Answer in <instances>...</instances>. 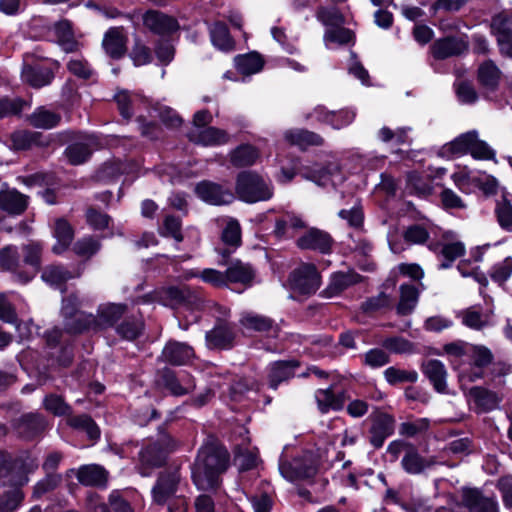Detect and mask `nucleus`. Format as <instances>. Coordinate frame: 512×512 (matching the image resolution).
<instances>
[{
    "label": "nucleus",
    "mask_w": 512,
    "mask_h": 512,
    "mask_svg": "<svg viewBox=\"0 0 512 512\" xmlns=\"http://www.w3.org/2000/svg\"><path fill=\"white\" fill-rule=\"evenodd\" d=\"M474 135L475 130L459 135L453 141L443 146V154L451 155L453 157H459L468 153L470 154Z\"/></svg>",
    "instance_id": "obj_46"
},
{
    "label": "nucleus",
    "mask_w": 512,
    "mask_h": 512,
    "mask_svg": "<svg viewBox=\"0 0 512 512\" xmlns=\"http://www.w3.org/2000/svg\"><path fill=\"white\" fill-rule=\"evenodd\" d=\"M142 20L150 32L160 36L170 35L179 29L176 18L158 10H148L143 14Z\"/></svg>",
    "instance_id": "obj_11"
},
{
    "label": "nucleus",
    "mask_w": 512,
    "mask_h": 512,
    "mask_svg": "<svg viewBox=\"0 0 512 512\" xmlns=\"http://www.w3.org/2000/svg\"><path fill=\"white\" fill-rule=\"evenodd\" d=\"M494 213L499 226L507 232H512V203L505 194L496 201Z\"/></svg>",
    "instance_id": "obj_51"
},
{
    "label": "nucleus",
    "mask_w": 512,
    "mask_h": 512,
    "mask_svg": "<svg viewBox=\"0 0 512 512\" xmlns=\"http://www.w3.org/2000/svg\"><path fill=\"white\" fill-rule=\"evenodd\" d=\"M27 120L35 128L48 130L59 125L61 115L44 106H40L28 116Z\"/></svg>",
    "instance_id": "obj_42"
},
{
    "label": "nucleus",
    "mask_w": 512,
    "mask_h": 512,
    "mask_svg": "<svg viewBox=\"0 0 512 512\" xmlns=\"http://www.w3.org/2000/svg\"><path fill=\"white\" fill-rule=\"evenodd\" d=\"M259 158V151L252 145H240L232 151L230 161L235 167L253 165Z\"/></svg>",
    "instance_id": "obj_48"
},
{
    "label": "nucleus",
    "mask_w": 512,
    "mask_h": 512,
    "mask_svg": "<svg viewBox=\"0 0 512 512\" xmlns=\"http://www.w3.org/2000/svg\"><path fill=\"white\" fill-rule=\"evenodd\" d=\"M464 501L469 512H498L497 503L483 497L477 490H468L465 493Z\"/></svg>",
    "instance_id": "obj_44"
},
{
    "label": "nucleus",
    "mask_w": 512,
    "mask_h": 512,
    "mask_svg": "<svg viewBox=\"0 0 512 512\" xmlns=\"http://www.w3.org/2000/svg\"><path fill=\"white\" fill-rule=\"evenodd\" d=\"M436 464H438L436 457H423L414 445L404 454L401 460L404 471L412 475L421 474Z\"/></svg>",
    "instance_id": "obj_26"
},
{
    "label": "nucleus",
    "mask_w": 512,
    "mask_h": 512,
    "mask_svg": "<svg viewBox=\"0 0 512 512\" xmlns=\"http://www.w3.org/2000/svg\"><path fill=\"white\" fill-rule=\"evenodd\" d=\"M222 241L234 248L239 247L241 244V227L237 220L231 219L227 222L221 235Z\"/></svg>",
    "instance_id": "obj_62"
},
{
    "label": "nucleus",
    "mask_w": 512,
    "mask_h": 512,
    "mask_svg": "<svg viewBox=\"0 0 512 512\" xmlns=\"http://www.w3.org/2000/svg\"><path fill=\"white\" fill-rule=\"evenodd\" d=\"M501 79L502 71L493 60L487 59L479 64L477 82L484 97L489 98L491 94L498 90Z\"/></svg>",
    "instance_id": "obj_9"
},
{
    "label": "nucleus",
    "mask_w": 512,
    "mask_h": 512,
    "mask_svg": "<svg viewBox=\"0 0 512 512\" xmlns=\"http://www.w3.org/2000/svg\"><path fill=\"white\" fill-rule=\"evenodd\" d=\"M210 37L213 45L222 51H231L234 41L230 36L227 26L222 22L214 23L210 28Z\"/></svg>",
    "instance_id": "obj_47"
},
{
    "label": "nucleus",
    "mask_w": 512,
    "mask_h": 512,
    "mask_svg": "<svg viewBox=\"0 0 512 512\" xmlns=\"http://www.w3.org/2000/svg\"><path fill=\"white\" fill-rule=\"evenodd\" d=\"M317 19L325 26H340L344 23V17L335 7H320L316 12Z\"/></svg>",
    "instance_id": "obj_61"
},
{
    "label": "nucleus",
    "mask_w": 512,
    "mask_h": 512,
    "mask_svg": "<svg viewBox=\"0 0 512 512\" xmlns=\"http://www.w3.org/2000/svg\"><path fill=\"white\" fill-rule=\"evenodd\" d=\"M182 492L181 476L177 470L159 473L151 490L152 500L157 505H165Z\"/></svg>",
    "instance_id": "obj_6"
},
{
    "label": "nucleus",
    "mask_w": 512,
    "mask_h": 512,
    "mask_svg": "<svg viewBox=\"0 0 512 512\" xmlns=\"http://www.w3.org/2000/svg\"><path fill=\"white\" fill-rule=\"evenodd\" d=\"M455 92L458 100L463 104H474L479 98L475 87L468 81H460L456 83Z\"/></svg>",
    "instance_id": "obj_64"
},
{
    "label": "nucleus",
    "mask_w": 512,
    "mask_h": 512,
    "mask_svg": "<svg viewBox=\"0 0 512 512\" xmlns=\"http://www.w3.org/2000/svg\"><path fill=\"white\" fill-rule=\"evenodd\" d=\"M468 50V41L460 37H444L436 40L430 47L432 56L437 60L462 55Z\"/></svg>",
    "instance_id": "obj_13"
},
{
    "label": "nucleus",
    "mask_w": 512,
    "mask_h": 512,
    "mask_svg": "<svg viewBox=\"0 0 512 512\" xmlns=\"http://www.w3.org/2000/svg\"><path fill=\"white\" fill-rule=\"evenodd\" d=\"M237 70L244 75H251L259 72L264 64L261 56L256 53L238 55L234 59Z\"/></svg>",
    "instance_id": "obj_49"
},
{
    "label": "nucleus",
    "mask_w": 512,
    "mask_h": 512,
    "mask_svg": "<svg viewBox=\"0 0 512 512\" xmlns=\"http://www.w3.org/2000/svg\"><path fill=\"white\" fill-rule=\"evenodd\" d=\"M67 423L70 427L83 431L91 440H97L100 437V429L95 421L87 414L71 416Z\"/></svg>",
    "instance_id": "obj_50"
},
{
    "label": "nucleus",
    "mask_w": 512,
    "mask_h": 512,
    "mask_svg": "<svg viewBox=\"0 0 512 512\" xmlns=\"http://www.w3.org/2000/svg\"><path fill=\"white\" fill-rule=\"evenodd\" d=\"M422 371L437 392H447V370L441 361L436 359L426 361L422 365Z\"/></svg>",
    "instance_id": "obj_33"
},
{
    "label": "nucleus",
    "mask_w": 512,
    "mask_h": 512,
    "mask_svg": "<svg viewBox=\"0 0 512 512\" xmlns=\"http://www.w3.org/2000/svg\"><path fill=\"white\" fill-rule=\"evenodd\" d=\"M28 206V196L16 189L0 191V210L11 215L22 214Z\"/></svg>",
    "instance_id": "obj_32"
},
{
    "label": "nucleus",
    "mask_w": 512,
    "mask_h": 512,
    "mask_svg": "<svg viewBox=\"0 0 512 512\" xmlns=\"http://www.w3.org/2000/svg\"><path fill=\"white\" fill-rule=\"evenodd\" d=\"M97 149V141L93 136H87L81 142L70 144L65 149V156L72 165H80L85 163L91 156L92 152Z\"/></svg>",
    "instance_id": "obj_28"
},
{
    "label": "nucleus",
    "mask_w": 512,
    "mask_h": 512,
    "mask_svg": "<svg viewBox=\"0 0 512 512\" xmlns=\"http://www.w3.org/2000/svg\"><path fill=\"white\" fill-rule=\"evenodd\" d=\"M236 193L242 201L256 203L270 200L274 195V187L270 180L256 172L243 171L237 176Z\"/></svg>",
    "instance_id": "obj_4"
},
{
    "label": "nucleus",
    "mask_w": 512,
    "mask_h": 512,
    "mask_svg": "<svg viewBox=\"0 0 512 512\" xmlns=\"http://www.w3.org/2000/svg\"><path fill=\"white\" fill-rule=\"evenodd\" d=\"M100 247L101 244L98 239L86 236L76 241L72 250L77 256L89 259L99 251Z\"/></svg>",
    "instance_id": "obj_57"
},
{
    "label": "nucleus",
    "mask_w": 512,
    "mask_h": 512,
    "mask_svg": "<svg viewBox=\"0 0 512 512\" xmlns=\"http://www.w3.org/2000/svg\"><path fill=\"white\" fill-rule=\"evenodd\" d=\"M39 49L36 48L32 53H25L24 61L30 62L34 57L37 59H45L38 55ZM22 80L34 88H41L49 85L54 79L53 71L48 67L32 66L25 64L21 72Z\"/></svg>",
    "instance_id": "obj_8"
},
{
    "label": "nucleus",
    "mask_w": 512,
    "mask_h": 512,
    "mask_svg": "<svg viewBox=\"0 0 512 512\" xmlns=\"http://www.w3.org/2000/svg\"><path fill=\"white\" fill-rule=\"evenodd\" d=\"M143 325L139 311L130 310L122 322L116 326V332L123 339L134 340L141 334Z\"/></svg>",
    "instance_id": "obj_36"
},
{
    "label": "nucleus",
    "mask_w": 512,
    "mask_h": 512,
    "mask_svg": "<svg viewBox=\"0 0 512 512\" xmlns=\"http://www.w3.org/2000/svg\"><path fill=\"white\" fill-rule=\"evenodd\" d=\"M318 410L322 414L328 413L330 410L339 411L344 407V397L342 394H335L333 387L326 389H318L314 394Z\"/></svg>",
    "instance_id": "obj_38"
},
{
    "label": "nucleus",
    "mask_w": 512,
    "mask_h": 512,
    "mask_svg": "<svg viewBox=\"0 0 512 512\" xmlns=\"http://www.w3.org/2000/svg\"><path fill=\"white\" fill-rule=\"evenodd\" d=\"M114 99L117 103L118 110L124 119H130L134 114L133 105L136 96L130 94L128 91H119L115 94Z\"/></svg>",
    "instance_id": "obj_63"
},
{
    "label": "nucleus",
    "mask_w": 512,
    "mask_h": 512,
    "mask_svg": "<svg viewBox=\"0 0 512 512\" xmlns=\"http://www.w3.org/2000/svg\"><path fill=\"white\" fill-rule=\"evenodd\" d=\"M130 311L126 304L108 303L100 305L97 310L98 330L114 326L120 319H124Z\"/></svg>",
    "instance_id": "obj_29"
},
{
    "label": "nucleus",
    "mask_w": 512,
    "mask_h": 512,
    "mask_svg": "<svg viewBox=\"0 0 512 512\" xmlns=\"http://www.w3.org/2000/svg\"><path fill=\"white\" fill-rule=\"evenodd\" d=\"M239 325L245 332L266 333L276 330L273 319L253 311H244L239 318Z\"/></svg>",
    "instance_id": "obj_25"
},
{
    "label": "nucleus",
    "mask_w": 512,
    "mask_h": 512,
    "mask_svg": "<svg viewBox=\"0 0 512 512\" xmlns=\"http://www.w3.org/2000/svg\"><path fill=\"white\" fill-rule=\"evenodd\" d=\"M228 451L215 440H207L199 449L192 468V478L200 490L216 489L220 476L229 466Z\"/></svg>",
    "instance_id": "obj_1"
},
{
    "label": "nucleus",
    "mask_w": 512,
    "mask_h": 512,
    "mask_svg": "<svg viewBox=\"0 0 512 512\" xmlns=\"http://www.w3.org/2000/svg\"><path fill=\"white\" fill-rule=\"evenodd\" d=\"M440 253L446 260L440 264V268L447 269L456 259L464 255L465 246L459 241L446 243L442 246Z\"/></svg>",
    "instance_id": "obj_58"
},
{
    "label": "nucleus",
    "mask_w": 512,
    "mask_h": 512,
    "mask_svg": "<svg viewBox=\"0 0 512 512\" xmlns=\"http://www.w3.org/2000/svg\"><path fill=\"white\" fill-rule=\"evenodd\" d=\"M405 189L408 193L418 196L429 195L432 191L430 182L417 172H409L407 174Z\"/></svg>",
    "instance_id": "obj_55"
},
{
    "label": "nucleus",
    "mask_w": 512,
    "mask_h": 512,
    "mask_svg": "<svg viewBox=\"0 0 512 512\" xmlns=\"http://www.w3.org/2000/svg\"><path fill=\"white\" fill-rule=\"evenodd\" d=\"M337 205L343 206L338 211V216L346 221L349 227L354 229H361L363 227L364 213L359 198L355 197L353 194L345 196L341 193Z\"/></svg>",
    "instance_id": "obj_10"
},
{
    "label": "nucleus",
    "mask_w": 512,
    "mask_h": 512,
    "mask_svg": "<svg viewBox=\"0 0 512 512\" xmlns=\"http://www.w3.org/2000/svg\"><path fill=\"white\" fill-rule=\"evenodd\" d=\"M461 323L473 330H483L493 325V311L480 305H473L458 312Z\"/></svg>",
    "instance_id": "obj_14"
},
{
    "label": "nucleus",
    "mask_w": 512,
    "mask_h": 512,
    "mask_svg": "<svg viewBox=\"0 0 512 512\" xmlns=\"http://www.w3.org/2000/svg\"><path fill=\"white\" fill-rule=\"evenodd\" d=\"M74 277L75 275L62 265H49L43 270L41 275L43 281L51 286L60 288L62 293L65 292V288H62L65 282Z\"/></svg>",
    "instance_id": "obj_45"
},
{
    "label": "nucleus",
    "mask_w": 512,
    "mask_h": 512,
    "mask_svg": "<svg viewBox=\"0 0 512 512\" xmlns=\"http://www.w3.org/2000/svg\"><path fill=\"white\" fill-rule=\"evenodd\" d=\"M360 281L361 276L353 271L335 272L331 275L330 282L324 293L327 297H333Z\"/></svg>",
    "instance_id": "obj_35"
},
{
    "label": "nucleus",
    "mask_w": 512,
    "mask_h": 512,
    "mask_svg": "<svg viewBox=\"0 0 512 512\" xmlns=\"http://www.w3.org/2000/svg\"><path fill=\"white\" fill-rule=\"evenodd\" d=\"M382 347L395 354H411L414 352V345L403 337H389L382 341Z\"/></svg>",
    "instance_id": "obj_59"
},
{
    "label": "nucleus",
    "mask_w": 512,
    "mask_h": 512,
    "mask_svg": "<svg viewBox=\"0 0 512 512\" xmlns=\"http://www.w3.org/2000/svg\"><path fill=\"white\" fill-rule=\"evenodd\" d=\"M128 37L123 27L109 28L103 37L102 47L112 59L122 58L127 51Z\"/></svg>",
    "instance_id": "obj_19"
},
{
    "label": "nucleus",
    "mask_w": 512,
    "mask_h": 512,
    "mask_svg": "<svg viewBox=\"0 0 512 512\" xmlns=\"http://www.w3.org/2000/svg\"><path fill=\"white\" fill-rule=\"evenodd\" d=\"M300 362L295 359L275 361L269 365V386L276 389L282 382L288 381L296 375Z\"/></svg>",
    "instance_id": "obj_20"
},
{
    "label": "nucleus",
    "mask_w": 512,
    "mask_h": 512,
    "mask_svg": "<svg viewBox=\"0 0 512 512\" xmlns=\"http://www.w3.org/2000/svg\"><path fill=\"white\" fill-rule=\"evenodd\" d=\"M53 32L57 44L66 53L79 51L80 43L75 39L72 23L67 19H62L53 25Z\"/></svg>",
    "instance_id": "obj_31"
},
{
    "label": "nucleus",
    "mask_w": 512,
    "mask_h": 512,
    "mask_svg": "<svg viewBox=\"0 0 512 512\" xmlns=\"http://www.w3.org/2000/svg\"><path fill=\"white\" fill-rule=\"evenodd\" d=\"M334 241L326 231L311 228L297 239V246L300 249L314 250L322 254L331 252Z\"/></svg>",
    "instance_id": "obj_15"
},
{
    "label": "nucleus",
    "mask_w": 512,
    "mask_h": 512,
    "mask_svg": "<svg viewBox=\"0 0 512 512\" xmlns=\"http://www.w3.org/2000/svg\"><path fill=\"white\" fill-rule=\"evenodd\" d=\"M490 34L496 42L512 34V9L504 8L492 13L488 22Z\"/></svg>",
    "instance_id": "obj_30"
},
{
    "label": "nucleus",
    "mask_w": 512,
    "mask_h": 512,
    "mask_svg": "<svg viewBox=\"0 0 512 512\" xmlns=\"http://www.w3.org/2000/svg\"><path fill=\"white\" fill-rule=\"evenodd\" d=\"M399 293V302L396 306L397 314L400 316L411 314L419 300V289L412 284L404 283L399 286Z\"/></svg>",
    "instance_id": "obj_37"
},
{
    "label": "nucleus",
    "mask_w": 512,
    "mask_h": 512,
    "mask_svg": "<svg viewBox=\"0 0 512 512\" xmlns=\"http://www.w3.org/2000/svg\"><path fill=\"white\" fill-rule=\"evenodd\" d=\"M305 223L298 215L286 213L276 220L275 234L278 237L288 236L290 231L304 228Z\"/></svg>",
    "instance_id": "obj_54"
},
{
    "label": "nucleus",
    "mask_w": 512,
    "mask_h": 512,
    "mask_svg": "<svg viewBox=\"0 0 512 512\" xmlns=\"http://www.w3.org/2000/svg\"><path fill=\"white\" fill-rule=\"evenodd\" d=\"M187 278L198 277L205 283H208L217 288L228 287L225 271H219L212 268H206L200 272L190 271L187 273Z\"/></svg>",
    "instance_id": "obj_56"
},
{
    "label": "nucleus",
    "mask_w": 512,
    "mask_h": 512,
    "mask_svg": "<svg viewBox=\"0 0 512 512\" xmlns=\"http://www.w3.org/2000/svg\"><path fill=\"white\" fill-rule=\"evenodd\" d=\"M469 396L472 399L477 413H486L498 408L502 397L483 386H475L469 390Z\"/></svg>",
    "instance_id": "obj_24"
},
{
    "label": "nucleus",
    "mask_w": 512,
    "mask_h": 512,
    "mask_svg": "<svg viewBox=\"0 0 512 512\" xmlns=\"http://www.w3.org/2000/svg\"><path fill=\"white\" fill-rule=\"evenodd\" d=\"M383 375L386 382L393 386L403 383H415L418 380V373L415 370L400 369L395 366L385 369Z\"/></svg>",
    "instance_id": "obj_52"
},
{
    "label": "nucleus",
    "mask_w": 512,
    "mask_h": 512,
    "mask_svg": "<svg viewBox=\"0 0 512 512\" xmlns=\"http://www.w3.org/2000/svg\"><path fill=\"white\" fill-rule=\"evenodd\" d=\"M236 336L233 322H219L206 332V346L212 350H229L234 347Z\"/></svg>",
    "instance_id": "obj_7"
},
{
    "label": "nucleus",
    "mask_w": 512,
    "mask_h": 512,
    "mask_svg": "<svg viewBox=\"0 0 512 512\" xmlns=\"http://www.w3.org/2000/svg\"><path fill=\"white\" fill-rule=\"evenodd\" d=\"M161 357L171 365L181 366L188 364L195 357V352L186 343L169 341L163 348Z\"/></svg>",
    "instance_id": "obj_21"
},
{
    "label": "nucleus",
    "mask_w": 512,
    "mask_h": 512,
    "mask_svg": "<svg viewBox=\"0 0 512 512\" xmlns=\"http://www.w3.org/2000/svg\"><path fill=\"white\" fill-rule=\"evenodd\" d=\"M179 446L180 442L171 435L160 433L156 441L148 443L139 451L137 470L144 477L151 475L154 469L166 463L167 456Z\"/></svg>",
    "instance_id": "obj_3"
},
{
    "label": "nucleus",
    "mask_w": 512,
    "mask_h": 512,
    "mask_svg": "<svg viewBox=\"0 0 512 512\" xmlns=\"http://www.w3.org/2000/svg\"><path fill=\"white\" fill-rule=\"evenodd\" d=\"M160 383L174 396H183L195 388L191 375L182 373L177 376L172 370L164 369L160 375Z\"/></svg>",
    "instance_id": "obj_18"
},
{
    "label": "nucleus",
    "mask_w": 512,
    "mask_h": 512,
    "mask_svg": "<svg viewBox=\"0 0 512 512\" xmlns=\"http://www.w3.org/2000/svg\"><path fill=\"white\" fill-rule=\"evenodd\" d=\"M188 138L195 144L203 146H219L228 143L229 135L225 130L209 126L202 130H191Z\"/></svg>",
    "instance_id": "obj_27"
},
{
    "label": "nucleus",
    "mask_w": 512,
    "mask_h": 512,
    "mask_svg": "<svg viewBox=\"0 0 512 512\" xmlns=\"http://www.w3.org/2000/svg\"><path fill=\"white\" fill-rule=\"evenodd\" d=\"M43 403L45 409L55 416H68L72 412L71 407L59 395H47Z\"/></svg>",
    "instance_id": "obj_60"
},
{
    "label": "nucleus",
    "mask_w": 512,
    "mask_h": 512,
    "mask_svg": "<svg viewBox=\"0 0 512 512\" xmlns=\"http://www.w3.org/2000/svg\"><path fill=\"white\" fill-rule=\"evenodd\" d=\"M53 235L57 242L53 246L52 251L55 254H62L72 243L74 229L66 219L58 218L55 220Z\"/></svg>",
    "instance_id": "obj_39"
},
{
    "label": "nucleus",
    "mask_w": 512,
    "mask_h": 512,
    "mask_svg": "<svg viewBox=\"0 0 512 512\" xmlns=\"http://www.w3.org/2000/svg\"><path fill=\"white\" fill-rule=\"evenodd\" d=\"M395 420L386 413L376 414L372 418L371 427L369 429V442L370 444L379 449L383 446L386 438L391 436L394 432Z\"/></svg>",
    "instance_id": "obj_16"
},
{
    "label": "nucleus",
    "mask_w": 512,
    "mask_h": 512,
    "mask_svg": "<svg viewBox=\"0 0 512 512\" xmlns=\"http://www.w3.org/2000/svg\"><path fill=\"white\" fill-rule=\"evenodd\" d=\"M288 283L295 293L311 295L319 289L321 276L314 264L302 263L290 273Z\"/></svg>",
    "instance_id": "obj_5"
},
{
    "label": "nucleus",
    "mask_w": 512,
    "mask_h": 512,
    "mask_svg": "<svg viewBox=\"0 0 512 512\" xmlns=\"http://www.w3.org/2000/svg\"><path fill=\"white\" fill-rule=\"evenodd\" d=\"M77 479L85 486H104L107 482V473L98 465H84L78 469Z\"/></svg>",
    "instance_id": "obj_43"
},
{
    "label": "nucleus",
    "mask_w": 512,
    "mask_h": 512,
    "mask_svg": "<svg viewBox=\"0 0 512 512\" xmlns=\"http://www.w3.org/2000/svg\"><path fill=\"white\" fill-rule=\"evenodd\" d=\"M460 380L469 383L490 376L491 379L505 377L512 372V366L503 360H496L493 352L485 345L472 344L465 361L458 364Z\"/></svg>",
    "instance_id": "obj_2"
},
{
    "label": "nucleus",
    "mask_w": 512,
    "mask_h": 512,
    "mask_svg": "<svg viewBox=\"0 0 512 512\" xmlns=\"http://www.w3.org/2000/svg\"><path fill=\"white\" fill-rule=\"evenodd\" d=\"M195 192L199 198L212 205L228 204L234 199L229 189L210 181L198 183Z\"/></svg>",
    "instance_id": "obj_17"
},
{
    "label": "nucleus",
    "mask_w": 512,
    "mask_h": 512,
    "mask_svg": "<svg viewBox=\"0 0 512 512\" xmlns=\"http://www.w3.org/2000/svg\"><path fill=\"white\" fill-rule=\"evenodd\" d=\"M11 146L14 150H29L35 147H46L50 139L41 132L19 130L10 136Z\"/></svg>",
    "instance_id": "obj_23"
},
{
    "label": "nucleus",
    "mask_w": 512,
    "mask_h": 512,
    "mask_svg": "<svg viewBox=\"0 0 512 512\" xmlns=\"http://www.w3.org/2000/svg\"><path fill=\"white\" fill-rule=\"evenodd\" d=\"M279 471L285 479L294 482L312 478L317 467L311 459L294 458L292 461H281Z\"/></svg>",
    "instance_id": "obj_12"
},
{
    "label": "nucleus",
    "mask_w": 512,
    "mask_h": 512,
    "mask_svg": "<svg viewBox=\"0 0 512 512\" xmlns=\"http://www.w3.org/2000/svg\"><path fill=\"white\" fill-rule=\"evenodd\" d=\"M225 270V277L227 279V285L240 284L244 287L252 285L255 278V269L249 264L244 263L239 259L232 260L227 264Z\"/></svg>",
    "instance_id": "obj_22"
},
{
    "label": "nucleus",
    "mask_w": 512,
    "mask_h": 512,
    "mask_svg": "<svg viewBox=\"0 0 512 512\" xmlns=\"http://www.w3.org/2000/svg\"><path fill=\"white\" fill-rule=\"evenodd\" d=\"M98 319L95 315L80 312L64 322V330L69 334H81L98 331Z\"/></svg>",
    "instance_id": "obj_34"
},
{
    "label": "nucleus",
    "mask_w": 512,
    "mask_h": 512,
    "mask_svg": "<svg viewBox=\"0 0 512 512\" xmlns=\"http://www.w3.org/2000/svg\"><path fill=\"white\" fill-rule=\"evenodd\" d=\"M284 137L290 144L301 149L324 144V139L319 134L306 129H290L285 132Z\"/></svg>",
    "instance_id": "obj_41"
},
{
    "label": "nucleus",
    "mask_w": 512,
    "mask_h": 512,
    "mask_svg": "<svg viewBox=\"0 0 512 512\" xmlns=\"http://www.w3.org/2000/svg\"><path fill=\"white\" fill-rule=\"evenodd\" d=\"M44 420L39 415H24L18 424V432L25 438H33L44 429Z\"/></svg>",
    "instance_id": "obj_53"
},
{
    "label": "nucleus",
    "mask_w": 512,
    "mask_h": 512,
    "mask_svg": "<svg viewBox=\"0 0 512 512\" xmlns=\"http://www.w3.org/2000/svg\"><path fill=\"white\" fill-rule=\"evenodd\" d=\"M23 262L32 268L31 273H26L25 276L18 275L19 280L23 283L30 281L41 265L42 246L40 243L31 242L22 247Z\"/></svg>",
    "instance_id": "obj_40"
}]
</instances>
